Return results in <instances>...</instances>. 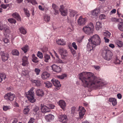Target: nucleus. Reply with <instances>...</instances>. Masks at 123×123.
<instances>
[{
  "label": "nucleus",
  "mask_w": 123,
  "mask_h": 123,
  "mask_svg": "<svg viewBox=\"0 0 123 123\" xmlns=\"http://www.w3.org/2000/svg\"><path fill=\"white\" fill-rule=\"evenodd\" d=\"M80 79L85 87L94 89L102 88L107 83L101 80H98L97 77L91 72H83L79 74Z\"/></svg>",
  "instance_id": "1"
},
{
  "label": "nucleus",
  "mask_w": 123,
  "mask_h": 123,
  "mask_svg": "<svg viewBox=\"0 0 123 123\" xmlns=\"http://www.w3.org/2000/svg\"><path fill=\"white\" fill-rule=\"evenodd\" d=\"M88 41L87 46V50L89 51L93 50L96 46L99 45L101 43L99 36L96 34L93 35Z\"/></svg>",
  "instance_id": "2"
},
{
  "label": "nucleus",
  "mask_w": 123,
  "mask_h": 123,
  "mask_svg": "<svg viewBox=\"0 0 123 123\" xmlns=\"http://www.w3.org/2000/svg\"><path fill=\"white\" fill-rule=\"evenodd\" d=\"M102 55L106 60L109 61L112 58L113 55L112 52L108 49L107 46L104 47V50L102 52Z\"/></svg>",
  "instance_id": "3"
},
{
  "label": "nucleus",
  "mask_w": 123,
  "mask_h": 123,
  "mask_svg": "<svg viewBox=\"0 0 123 123\" xmlns=\"http://www.w3.org/2000/svg\"><path fill=\"white\" fill-rule=\"evenodd\" d=\"M34 89V88L32 87L28 92H26L28 100L32 103L36 101V99L34 97V93L33 90Z\"/></svg>",
  "instance_id": "4"
},
{
  "label": "nucleus",
  "mask_w": 123,
  "mask_h": 123,
  "mask_svg": "<svg viewBox=\"0 0 123 123\" xmlns=\"http://www.w3.org/2000/svg\"><path fill=\"white\" fill-rule=\"evenodd\" d=\"M94 28V26L93 24L90 23L87 26L83 27V30L86 33L90 34L92 32Z\"/></svg>",
  "instance_id": "5"
},
{
  "label": "nucleus",
  "mask_w": 123,
  "mask_h": 123,
  "mask_svg": "<svg viewBox=\"0 0 123 123\" xmlns=\"http://www.w3.org/2000/svg\"><path fill=\"white\" fill-rule=\"evenodd\" d=\"M58 52L62 59L65 60L67 59L68 55L67 50L66 49L63 48H60L58 49Z\"/></svg>",
  "instance_id": "6"
},
{
  "label": "nucleus",
  "mask_w": 123,
  "mask_h": 123,
  "mask_svg": "<svg viewBox=\"0 0 123 123\" xmlns=\"http://www.w3.org/2000/svg\"><path fill=\"white\" fill-rule=\"evenodd\" d=\"M87 21V18H83L82 16H80L77 20L78 24L80 25H84L86 23Z\"/></svg>",
  "instance_id": "7"
},
{
  "label": "nucleus",
  "mask_w": 123,
  "mask_h": 123,
  "mask_svg": "<svg viewBox=\"0 0 123 123\" xmlns=\"http://www.w3.org/2000/svg\"><path fill=\"white\" fill-rule=\"evenodd\" d=\"M15 96V95L14 94L11 93H9L5 95L4 98L7 100L12 101L14 99Z\"/></svg>",
  "instance_id": "8"
},
{
  "label": "nucleus",
  "mask_w": 123,
  "mask_h": 123,
  "mask_svg": "<svg viewBox=\"0 0 123 123\" xmlns=\"http://www.w3.org/2000/svg\"><path fill=\"white\" fill-rule=\"evenodd\" d=\"M0 54L3 61L5 62L7 60L9 57V55L8 53L4 52L3 51H1L0 52Z\"/></svg>",
  "instance_id": "9"
},
{
  "label": "nucleus",
  "mask_w": 123,
  "mask_h": 123,
  "mask_svg": "<svg viewBox=\"0 0 123 123\" xmlns=\"http://www.w3.org/2000/svg\"><path fill=\"white\" fill-rule=\"evenodd\" d=\"M78 111L80 118V119L83 118V117L85 114L86 110L83 107L79 106V108Z\"/></svg>",
  "instance_id": "10"
},
{
  "label": "nucleus",
  "mask_w": 123,
  "mask_h": 123,
  "mask_svg": "<svg viewBox=\"0 0 123 123\" xmlns=\"http://www.w3.org/2000/svg\"><path fill=\"white\" fill-rule=\"evenodd\" d=\"M59 10L62 16H65L67 14L68 12V10L67 8H64L63 5L60 6Z\"/></svg>",
  "instance_id": "11"
},
{
  "label": "nucleus",
  "mask_w": 123,
  "mask_h": 123,
  "mask_svg": "<svg viewBox=\"0 0 123 123\" xmlns=\"http://www.w3.org/2000/svg\"><path fill=\"white\" fill-rule=\"evenodd\" d=\"M58 120L62 123H67V116L65 115H59L58 116Z\"/></svg>",
  "instance_id": "12"
},
{
  "label": "nucleus",
  "mask_w": 123,
  "mask_h": 123,
  "mask_svg": "<svg viewBox=\"0 0 123 123\" xmlns=\"http://www.w3.org/2000/svg\"><path fill=\"white\" fill-rule=\"evenodd\" d=\"M41 109L42 112H43L46 113L50 112V109L48 107L41 104Z\"/></svg>",
  "instance_id": "13"
},
{
  "label": "nucleus",
  "mask_w": 123,
  "mask_h": 123,
  "mask_svg": "<svg viewBox=\"0 0 123 123\" xmlns=\"http://www.w3.org/2000/svg\"><path fill=\"white\" fill-rule=\"evenodd\" d=\"M51 67L53 71L56 72H60L61 70V68L59 66L55 64L52 65Z\"/></svg>",
  "instance_id": "14"
},
{
  "label": "nucleus",
  "mask_w": 123,
  "mask_h": 123,
  "mask_svg": "<svg viewBox=\"0 0 123 123\" xmlns=\"http://www.w3.org/2000/svg\"><path fill=\"white\" fill-rule=\"evenodd\" d=\"M50 76V74L46 72L43 73L41 75V78L43 80L47 79Z\"/></svg>",
  "instance_id": "15"
},
{
  "label": "nucleus",
  "mask_w": 123,
  "mask_h": 123,
  "mask_svg": "<svg viewBox=\"0 0 123 123\" xmlns=\"http://www.w3.org/2000/svg\"><path fill=\"white\" fill-rule=\"evenodd\" d=\"M4 30V33L5 36L6 37H8L10 33L9 28L8 27L6 26Z\"/></svg>",
  "instance_id": "16"
},
{
  "label": "nucleus",
  "mask_w": 123,
  "mask_h": 123,
  "mask_svg": "<svg viewBox=\"0 0 123 123\" xmlns=\"http://www.w3.org/2000/svg\"><path fill=\"white\" fill-rule=\"evenodd\" d=\"M28 60V58L26 56H23V57L22 65L24 66H27L29 63Z\"/></svg>",
  "instance_id": "17"
},
{
  "label": "nucleus",
  "mask_w": 123,
  "mask_h": 123,
  "mask_svg": "<svg viewBox=\"0 0 123 123\" xmlns=\"http://www.w3.org/2000/svg\"><path fill=\"white\" fill-rule=\"evenodd\" d=\"M51 81L52 82L54 86L58 87L61 86L60 82L57 80L53 79L51 80Z\"/></svg>",
  "instance_id": "18"
},
{
  "label": "nucleus",
  "mask_w": 123,
  "mask_h": 123,
  "mask_svg": "<svg viewBox=\"0 0 123 123\" xmlns=\"http://www.w3.org/2000/svg\"><path fill=\"white\" fill-rule=\"evenodd\" d=\"M99 10L97 9H95L92 12L91 15L92 18H94L97 16L99 13Z\"/></svg>",
  "instance_id": "19"
},
{
  "label": "nucleus",
  "mask_w": 123,
  "mask_h": 123,
  "mask_svg": "<svg viewBox=\"0 0 123 123\" xmlns=\"http://www.w3.org/2000/svg\"><path fill=\"white\" fill-rule=\"evenodd\" d=\"M45 119L48 122L51 121L53 120L54 118V115L51 114H50L45 116Z\"/></svg>",
  "instance_id": "20"
},
{
  "label": "nucleus",
  "mask_w": 123,
  "mask_h": 123,
  "mask_svg": "<svg viewBox=\"0 0 123 123\" xmlns=\"http://www.w3.org/2000/svg\"><path fill=\"white\" fill-rule=\"evenodd\" d=\"M58 103L61 107L64 110L66 106V103L63 100H61L59 101Z\"/></svg>",
  "instance_id": "21"
},
{
  "label": "nucleus",
  "mask_w": 123,
  "mask_h": 123,
  "mask_svg": "<svg viewBox=\"0 0 123 123\" xmlns=\"http://www.w3.org/2000/svg\"><path fill=\"white\" fill-rule=\"evenodd\" d=\"M52 7L55 12V14L56 15L58 14L59 13V8L54 4H52Z\"/></svg>",
  "instance_id": "22"
},
{
  "label": "nucleus",
  "mask_w": 123,
  "mask_h": 123,
  "mask_svg": "<svg viewBox=\"0 0 123 123\" xmlns=\"http://www.w3.org/2000/svg\"><path fill=\"white\" fill-rule=\"evenodd\" d=\"M56 42L59 45H64L66 44V42L63 39H57Z\"/></svg>",
  "instance_id": "23"
},
{
  "label": "nucleus",
  "mask_w": 123,
  "mask_h": 123,
  "mask_svg": "<svg viewBox=\"0 0 123 123\" xmlns=\"http://www.w3.org/2000/svg\"><path fill=\"white\" fill-rule=\"evenodd\" d=\"M36 93L37 96L40 97L43 96L44 94V92L43 90L40 89L37 90L36 91Z\"/></svg>",
  "instance_id": "24"
},
{
  "label": "nucleus",
  "mask_w": 123,
  "mask_h": 123,
  "mask_svg": "<svg viewBox=\"0 0 123 123\" xmlns=\"http://www.w3.org/2000/svg\"><path fill=\"white\" fill-rule=\"evenodd\" d=\"M12 16L17 19L18 21H20L21 20L20 17L18 14L17 12H15L13 13L12 14Z\"/></svg>",
  "instance_id": "25"
},
{
  "label": "nucleus",
  "mask_w": 123,
  "mask_h": 123,
  "mask_svg": "<svg viewBox=\"0 0 123 123\" xmlns=\"http://www.w3.org/2000/svg\"><path fill=\"white\" fill-rule=\"evenodd\" d=\"M78 112L77 109L75 107H73L71 109V114L72 116H74Z\"/></svg>",
  "instance_id": "26"
},
{
  "label": "nucleus",
  "mask_w": 123,
  "mask_h": 123,
  "mask_svg": "<svg viewBox=\"0 0 123 123\" xmlns=\"http://www.w3.org/2000/svg\"><path fill=\"white\" fill-rule=\"evenodd\" d=\"M44 85L47 88H50L52 86V83L49 81H46L44 82Z\"/></svg>",
  "instance_id": "27"
},
{
  "label": "nucleus",
  "mask_w": 123,
  "mask_h": 123,
  "mask_svg": "<svg viewBox=\"0 0 123 123\" xmlns=\"http://www.w3.org/2000/svg\"><path fill=\"white\" fill-rule=\"evenodd\" d=\"M102 28V25L101 23L99 22H97L95 25V28L96 30L98 31L101 29Z\"/></svg>",
  "instance_id": "28"
},
{
  "label": "nucleus",
  "mask_w": 123,
  "mask_h": 123,
  "mask_svg": "<svg viewBox=\"0 0 123 123\" xmlns=\"http://www.w3.org/2000/svg\"><path fill=\"white\" fill-rule=\"evenodd\" d=\"M32 61L35 63H37L39 61L37 57H36L34 54H32Z\"/></svg>",
  "instance_id": "29"
},
{
  "label": "nucleus",
  "mask_w": 123,
  "mask_h": 123,
  "mask_svg": "<svg viewBox=\"0 0 123 123\" xmlns=\"http://www.w3.org/2000/svg\"><path fill=\"white\" fill-rule=\"evenodd\" d=\"M109 101L112 102V105L114 106H115L117 104L116 99L115 98H109Z\"/></svg>",
  "instance_id": "30"
},
{
  "label": "nucleus",
  "mask_w": 123,
  "mask_h": 123,
  "mask_svg": "<svg viewBox=\"0 0 123 123\" xmlns=\"http://www.w3.org/2000/svg\"><path fill=\"white\" fill-rule=\"evenodd\" d=\"M19 29L20 32L22 34L25 35L27 33L26 30L23 27H20Z\"/></svg>",
  "instance_id": "31"
},
{
  "label": "nucleus",
  "mask_w": 123,
  "mask_h": 123,
  "mask_svg": "<svg viewBox=\"0 0 123 123\" xmlns=\"http://www.w3.org/2000/svg\"><path fill=\"white\" fill-rule=\"evenodd\" d=\"M70 17H74L77 13V11L72 9L70 10Z\"/></svg>",
  "instance_id": "32"
},
{
  "label": "nucleus",
  "mask_w": 123,
  "mask_h": 123,
  "mask_svg": "<svg viewBox=\"0 0 123 123\" xmlns=\"http://www.w3.org/2000/svg\"><path fill=\"white\" fill-rule=\"evenodd\" d=\"M31 82L33 83H35L37 86H38L41 85V81L39 80H31Z\"/></svg>",
  "instance_id": "33"
},
{
  "label": "nucleus",
  "mask_w": 123,
  "mask_h": 123,
  "mask_svg": "<svg viewBox=\"0 0 123 123\" xmlns=\"http://www.w3.org/2000/svg\"><path fill=\"white\" fill-rule=\"evenodd\" d=\"M12 108V107L10 105H3V109L4 111H7L10 110Z\"/></svg>",
  "instance_id": "34"
},
{
  "label": "nucleus",
  "mask_w": 123,
  "mask_h": 123,
  "mask_svg": "<svg viewBox=\"0 0 123 123\" xmlns=\"http://www.w3.org/2000/svg\"><path fill=\"white\" fill-rule=\"evenodd\" d=\"M117 27L120 30L123 31V22L119 23L117 25Z\"/></svg>",
  "instance_id": "35"
},
{
  "label": "nucleus",
  "mask_w": 123,
  "mask_h": 123,
  "mask_svg": "<svg viewBox=\"0 0 123 123\" xmlns=\"http://www.w3.org/2000/svg\"><path fill=\"white\" fill-rule=\"evenodd\" d=\"M44 61L46 62H48L50 60V57L49 55L47 54L45 55L44 56Z\"/></svg>",
  "instance_id": "36"
},
{
  "label": "nucleus",
  "mask_w": 123,
  "mask_h": 123,
  "mask_svg": "<svg viewBox=\"0 0 123 123\" xmlns=\"http://www.w3.org/2000/svg\"><path fill=\"white\" fill-rule=\"evenodd\" d=\"M22 75L26 78H28L29 77V72L27 70L23 71L22 72Z\"/></svg>",
  "instance_id": "37"
},
{
  "label": "nucleus",
  "mask_w": 123,
  "mask_h": 123,
  "mask_svg": "<svg viewBox=\"0 0 123 123\" xmlns=\"http://www.w3.org/2000/svg\"><path fill=\"white\" fill-rule=\"evenodd\" d=\"M12 53L13 55L18 56L19 54V52L16 49H13L12 51Z\"/></svg>",
  "instance_id": "38"
},
{
  "label": "nucleus",
  "mask_w": 123,
  "mask_h": 123,
  "mask_svg": "<svg viewBox=\"0 0 123 123\" xmlns=\"http://www.w3.org/2000/svg\"><path fill=\"white\" fill-rule=\"evenodd\" d=\"M44 19L46 22H49L50 19V17L48 15H45L44 17Z\"/></svg>",
  "instance_id": "39"
},
{
  "label": "nucleus",
  "mask_w": 123,
  "mask_h": 123,
  "mask_svg": "<svg viewBox=\"0 0 123 123\" xmlns=\"http://www.w3.org/2000/svg\"><path fill=\"white\" fill-rule=\"evenodd\" d=\"M6 78L5 75L3 74H0V82L3 80H4Z\"/></svg>",
  "instance_id": "40"
},
{
  "label": "nucleus",
  "mask_w": 123,
  "mask_h": 123,
  "mask_svg": "<svg viewBox=\"0 0 123 123\" xmlns=\"http://www.w3.org/2000/svg\"><path fill=\"white\" fill-rule=\"evenodd\" d=\"M30 111V109L28 107V106L25 108L24 109L23 112L25 114H28Z\"/></svg>",
  "instance_id": "41"
},
{
  "label": "nucleus",
  "mask_w": 123,
  "mask_h": 123,
  "mask_svg": "<svg viewBox=\"0 0 123 123\" xmlns=\"http://www.w3.org/2000/svg\"><path fill=\"white\" fill-rule=\"evenodd\" d=\"M117 44L119 47H122L123 45L122 42L121 41H117Z\"/></svg>",
  "instance_id": "42"
},
{
  "label": "nucleus",
  "mask_w": 123,
  "mask_h": 123,
  "mask_svg": "<svg viewBox=\"0 0 123 123\" xmlns=\"http://www.w3.org/2000/svg\"><path fill=\"white\" fill-rule=\"evenodd\" d=\"M24 11L25 14L27 17H29L30 16V14L29 12L27 9L26 8L24 9Z\"/></svg>",
  "instance_id": "43"
},
{
  "label": "nucleus",
  "mask_w": 123,
  "mask_h": 123,
  "mask_svg": "<svg viewBox=\"0 0 123 123\" xmlns=\"http://www.w3.org/2000/svg\"><path fill=\"white\" fill-rule=\"evenodd\" d=\"M28 3H31L33 5L37 3L36 0H25Z\"/></svg>",
  "instance_id": "44"
},
{
  "label": "nucleus",
  "mask_w": 123,
  "mask_h": 123,
  "mask_svg": "<svg viewBox=\"0 0 123 123\" xmlns=\"http://www.w3.org/2000/svg\"><path fill=\"white\" fill-rule=\"evenodd\" d=\"M28 49V47L27 45H25L24 47L21 48L22 50H23L25 53H26L27 52Z\"/></svg>",
  "instance_id": "45"
},
{
  "label": "nucleus",
  "mask_w": 123,
  "mask_h": 123,
  "mask_svg": "<svg viewBox=\"0 0 123 123\" xmlns=\"http://www.w3.org/2000/svg\"><path fill=\"white\" fill-rule=\"evenodd\" d=\"M104 34L105 36L108 38L111 35V33L108 31H106L104 32Z\"/></svg>",
  "instance_id": "46"
},
{
  "label": "nucleus",
  "mask_w": 123,
  "mask_h": 123,
  "mask_svg": "<svg viewBox=\"0 0 123 123\" xmlns=\"http://www.w3.org/2000/svg\"><path fill=\"white\" fill-rule=\"evenodd\" d=\"M37 56L40 59H42L43 57V53L40 51H38L37 52Z\"/></svg>",
  "instance_id": "47"
},
{
  "label": "nucleus",
  "mask_w": 123,
  "mask_h": 123,
  "mask_svg": "<svg viewBox=\"0 0 123 123\" xmlns=\"http://www.w3.org/2000/svg\"><path fill=\"white\" fill-rule=\"evenodd\" d=\"M8 21L10 23L12 24L14 23L15 24L16 23V21L14 19L12 18H10L8 19Z\"/></svg>",
  "instance_id": "48"
},
{
  "label": "nucleus",
  "mask_w": 123,
  "mask_h": 123,
  "mask_svg": "<svg viewBox=\"0 0 123 123\" xmlns=\"http://www.w3.org/2000/svg\"><path fill=\"white\" fill-rule=\"evenodd\" d=\"M66 76L67 75L65 74H63L61 75H59L57 76V77L58 78L62 79H64L65 77H66Z\"/></svg>",
  "instance_id": "49"
},
{
  "label": "nucleus",
  "mask_w": 123,
  "mask_h": 123,
  "mask_svg": "<svg viewBox=\"0 0 123 123\" xmlns=\"http://www.w3.org/2000/svg\"><path fill=\"white\" fill-rule=\"evenodd\" d=\"M122 61H120L117 58H116L114 62V63L116 64H120Z\"/></svg>",
  "instance_id": "50"
},
{
  "label": "nucleus",
  "mask_w": 123,
  "mask_h": 123,
  "mask_svg": "<svg viewBox=\"0 0 123 123\" xmlns=\"http://www.w3.org/2000/svg\"><path fill=\"white\" fill-rule=\"evenodd\" d=\"M6 26V25L4 24H3L1 22H0V30H2L4 29V28Z\"/></svg>",
  "instance_id": "51"
},
{
  "label": "nucleus",
  "mask_w": 123,
  "mask_h": 123,
  "mask_svg": "<svg viewBox=\"0 0 123 123\" xmlns=\"http://www.w3.org/2000/svg\"><path fill=\"white\" fill-rule=\"evenodd\" d=\"M35 72L37 75H38L40 72V70L38 68H35Z\"/></svg>",
  "instance_id": "52"
},
{
  "label": "nucleus",
  "mask_w": 123,
  "mask_h": 123,
  "mask_svg": "<svg viewBox=\"0 0 123 123\" xmlns=\"http://www.w3.org/2000/svg\"><path fill=\"white\" fill-rule=\"evenodd\" d=\"M57 62L59 63H66V62L65 61H63L62 60L60 59L59 58L57 59Z\"/></svg>",
  "instance_id": "53"
},
{
  "label": "nucleus",
  "mask_w": 123,
  "mask_h": 123,
  "mask_svg": "<svg viewBox=\"0 0 123 123\" xmlns=\"http://www.w3.org/2000/svg\"><path fill=\"white\" fill-rule=\"evenodd\" d=\"M99 18L100 20H102L103 19H105L106 18V16L104 14H102L99 16Z\"/></svg>",
  "instance_id": "54"
},
{
  "label": "nucleus",
  "mask_w": 123,
  "mask_h": 123,
  "mask_svg": "<svg viewBox=\"0 0 123 123\" xmlns=\"http://www.w3.org/2000/svg\"><path fill=\"white\" fill-rule=\"evenodd\" d=\"M1 6L4 9H6V8L7 7H8L9 5L8 4H2L1 5Z\"/></svg>",
  "instance_id": "55"
},
{
  "label": "nucleus",
  "mask_w": 123,
  "mask_h": 123,
  "mask_svg": "<svg viewBox=\"0 0 123 123\" xmlns=\"http://www.w3.org/2000/svg\"><path fill=\"white\" fill-rule=\"evenodd\" d=\"M39 109V107L37 106H35L33 109V111L35 112H36L38 111Z\"/></svg>",
  "instance_id": "56"
},
{
  "label": "nucleus",
  "mask_w": 123,
  "mask_h": 123,
  "mask_svg": "<svg viewBox=\"0 0 123 123\" xmlns=\"http://www.w3.org/2000/svg\"><path fill=\"white\" fill-rule=\"evenodd\" d=\"M84 37V36H82L79 37L78 39V41L79 43L81 42L82 41V40L83 39Z\"/></svg>",
  "instance_id": "57"
},
{
  "label": "nucleus",
  "mask_w": 123,
  "mask_h": 123,
  "mask_svg": "<svg viewBox=\"0 0 123 123\" xmlns=\"http://www.w3.org/2000/svg\"><path fill=\"white\" fill-rule=\"evenodd\" d=\"M72 47L74 48V49L76 50L77 49V45H76V43L75 42H73L72 43Z\"/></svg>",
  "instance_id": "58"
},
{
  "label": "nucleus",
  "mask_w": 123,
  "mask_h": 123,
  "mask_svg": "<svg viewBox=\"0 0 123 123\" xmlns=\"http://www.w3.org/2000/svg\"><path fill=\"white\" fill-rule=\"evenodd\" d=\"M3 41L6 43H8L9 41L8 39L6 38H3Z\"/></svg>",
  "instance_id": "59"
},
{
  "label": "nucleus",
  "mask_w": 123,
  "mask_h": 123,
  "mask_svg": "<svg viewBox=\"0 0 123 123\" xmlns=\"http://www.w3.org/2000/svg\"><path fill=\"white\" fill-rule=\"evenodd\" d=\"M35 120L33 118H31L28 123H34Z\"/></svg>",
  "instance_id": "60"
},
{
  "label": "nucleus",
  "mask_w": 123,
  "mask_h": 123,
  "mask_svg": "<svg viewBox=\"0 0 123 123\" xmlns=\"http://www.w3.org/2000/svg\"><path fill=\"white\" fill-rule=\"evenodd\" d=\"M94 68L97 70H99L100 69V67L98 66H94Z\"/></svg>",
  "instance_id": "61"
},
{
  "label": "nucleus",
  "mask_w": 123,
  "mask_h": 123,
  "mask_svg": "<svg viewBox=\"0 0 123 123\" xmlns=\"http://www.w3.org/2000/svg\"><path fill=\"white\" fill-rule=\"evenodd\" d=\"M111 20L113 22H116L118 21V20L117 19L115 18H111Z\"/></svg>",
  "instance_id": "62"
},
{
  "label": "nucleus",
  "mask_w": 123,
  "mask_h": 123,
  "mask_svg": "<svg viewBox=\"0 0 123 123\" xmlns=\"http://www.w3.org/2000/svg\"><path fill=\"white\" fill-rule=\"evenodd\" d=\"M49 108L50 109H54L55 107V105L53 104L49 105Z\"/></svg>",
  "instance_id": "63"
},
{
  "label": "nucleus",
  "mask_w": 123,
  "mask_h": 123,
  "mask_svg": "<svg viewBox=\"0 0 123 123\" xmlns=\"http://www.w3.org/2000/svg\"><path fill=\"white\" fill-rule=\"evenodd\" d=\"M104 39L105 40V42L106 43H108L109 41V39L107 38L106 37H104Z\"/></svg>",
  "instance_id": "64"
}]
</instances>
